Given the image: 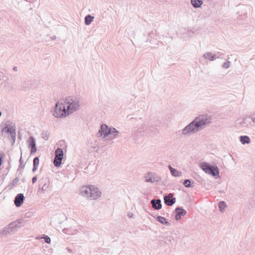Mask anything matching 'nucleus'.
Here are the masks:
<instances>
[{"instance_id":"obj_17","label":"nucleus","mask_w":255,"mask_h":255,"mask_svg":"<svg viewBox=\"0 0 255 255\" xmlns=\"http://www.w3.org/2000/svg\"><path fill=\"white\" fill-rule=\"evenodd\" d=\"M80 194L83 196L89 198V192L91 191V185L85 186L82 187L80 189Z\"/></svg>"},{"instance_id":"obj_5","label":"nucleus","mask_w":255,"mask_h":255,"mask_svg":"<svg viewBox=\"0 0 255 255\" xmlns=\"http://www.w3.org/2000/svg\"><path fill=\"white\" fill-rule=\"evenodd\" d=\"M200 166L205 173L216 178L219 176L220 171L217 165H213L207 162H202L200 163Z\"/></svg>"},{"instance_id":"obj_38","label":"nucleus","mask_w":255,"mask_h":255,"mask_svg":"<svg viewBox=\"0 0 255 255\" xmlns=\"http://www.w3.org/2000/svg\"><path fill=\"white\" fill-rule=\"evenodd\" d=\"M32 213L31 212H27L25 213L24 217L26 218H30L31 217Z\"/></svg>"},{"instance_id":"obj_22","label":"nucleus","mask_w":255,"mask_h":255,"mask_svg":"<svg viewBox=\"0 0 255 255\" xmlns=\"http://www.w3.org/2000/svg\"><path fill=\"white\" fill-rule=\"evenodd\" d=\"M239 139L243 144H250L251 142L250 137L248 135H241L239 137Z\"/></svg>"},{"instance_id":"obj_50","label":"nucleus","mask_w":255,"mask_h":255,"mask_svg":"<svg viewBox=\"0 0 255 255\" xmlns=\"http://www.w3.org/2000/svg\"><path fill=\"white\" fill-rule=\"evenodd\" d=\"M139 129V128H136V127H135V129H134L135 131L136 130H138Z\"/></svg>"},{"instance_id":"obj_51","label":"nucleus","mask_w":255,"mask_h":255,"mask_svg":"<svg viewBox=\"0 0 255 255\" xmlns=\"http://www.w3.org/2000/svg\"><path fill=\"white\" fill-rule=\"evenodd\" d=\"M1 115H2L1 112L0 111V117H1Z\"/></svg>"},{"instance_id":"obj_44","label":"nucleus","mask_w":255,"mask_h":255,"mask_svg":"<svg viewBox=\"0 0 255 255\" xmlns=\"http://www.w3.org/2000/svg\"><path fill=\"white\" fill-rule=\"evenodd\" d=\"M13 70L14 71H17V67H15V66L13 67Z\"/></svg>"},{"instance_id":"obj_42","label":"nucleus","mask_w":255,"mask_h":255,"mask_svg":"<svg viewBox=\"0 0 255 255\" xmlns=\"http://www.w3.org/2000/svg\"><path fill=\"white\" fill-rule=\"evenodd\" d=\"M250 120L252 122V124H253V123H255V117L252 118V119H250Z\"/></svg>"},{"instance_id":"obj_23","label":"nucleus","mask_w":255,"mask_h":255,"mask_svg":"<svg viewBox=\"0 0 255 255\" xmlns=\"http://www.w3.org/2000/svg\"><path fill=\"white\" fill-rule=\"evenodd\" d=\"M15 127H11L7 124H5L4 127L2 128L1 131H5L6 133L11 134L12 132L15 131Z\"/></svg>"},{"instance_id":"obj_30","label":"nucleus","mask_w":255,"mask_h":255,"mask_svg":"<svg viewBox=\"0 0 255 255\" xmlns=\"http://www.w3.org/2000/svg\"><path fill=\"white\" fill-rule=\"evenodd\" d=\"M50 135V133L48 131H43V132L41 133V136L43 139H44L45 140H47L48 139Z\"/></svg>"},{"instance_id":"obj_4","label":"nucleus","mask_w":255,"mask_h":255,"mask_svg":"<svg viewBox=\"0 0 255 255\" xmlns=\"http://www.w3.org/2000/svg\"><path fill=\"white\" fill-rule=\"evenodd\" d=\"M64 102L65 106H66V109L69 115L78 110L79 108V101L76 98L70 97L66 98Z\"/></svg>"},{"instance_id":"obj_14","label":"nucleus","mask_w":255,"mask_h":255,"mask_svg":"<svg viewBox=\"0 0 255 255\" xmlns=\"http://www.w3.org/2000/svg\"><path fill=\"white\" fill-rule=\"evenodd\" d=\"M25 197L23 194L19 193L17 194L14 198V204L17 207H20L23 203Z\"/></svg>"},{"instance_id":"obj_26","label":"nucleus","mask_w":255,"mask_h":255,"mask_svg":"<svg viewBox=\"0 0 255 255\" xmlns=\"http://www.w3.org/2000/svg\"><path fill=\"white\" fill-rule=\"evenodd\" d=\"M194 182L191 179H185L183 182L184 186L187 188H191L194 187Z\"/></svg>"},{"instance_id":"obj_48","label":"nucleus","mask_w":255,"mask_h":255,"mask_svg":"<svg viewBox=\"0 0 255 255\" xmlns=\"http://www.w3.org/2000/svg\"><path fill=\"white\" fill-rule=\"evenodd\" d=\"M24 166V165H22V164H20V165L19 166V168H23Z\"/></svg>"},{"instance_id":"obj_15","label":"nucleus","mask_w":255,"mask_h":255,"mask_svg":"<svg viewBox=\"0 0 255 255\" xmlns=\"http://www.w3.org/2000/svg\"><path fill=\"white\" fill-rule=\"evenodd\" d=\"M150 204L152 208L156 210H159L162 208L161 201L160 199H152L150 201Z\"/></svg>"},{"instance_id":"obj_39","label":"nucleus","mask_w":255,"mask_h":255,"mask_svg":"<svg viewBox=\"0 0 255 255\" xmlns=\"http://www.w3.org/2000/svg\"><path fill=\"white\" fill-rule=\"evenodd\" d=\"M37 180V175L34 176L32 178V184H34L36 181Z\"/></svg>"},{"instance_id":"obj_49","label":"nucleus","mask_w":255,"mask_h":255,"mask_svg":"<svg viewBox=\"0 0 255 255\" xmlns=\"http://www.w3.org/2000/svg\"><path fill=\"white\" fill-rule=\"evenodd\" d=\"M172 240H173V239H172ZM167 241L171 242V239L169 238V239H167Z\"/></svg>"},{"instance_id":"obj_12","label":"nucleus","mask_w":255,"mask_h":255,"mask_svg":"<svg viewBox=\"0 0 255 255\" xmlns=\"http://www.w3.org/2000/svg\"><path fill=\"white\" fill-rule=\"evenodd\" d=\"M164 202L168 206H172L176 202V198L173 197V193H169L164 196Z\"/></svg>"},{"instance_id":"obj_33","label":"nucleus","mask_w":255,"mask_h":255,"mask_svg":"<svg viewBox=\"0 0 255 255\" xmlns=\"http://www.w3.org/2000/svg\"><path fill=\"white\" fill-rule=\"evenodd\" d=\"M39 163V157L36 156L34 158L33 160V165L34 166H38Z\"/></svg>"},{"instance_id":"obj_41","label":"nucleus","mask_w":255,"mask_h":255,"mask_svg":"<svg viewBox=\"0 0 255 255\" xmlns=\"http://www.w3.org/2000/svg\"><path fill=\"white\" fill-rule=\"evenodd\" d=\"M37 167H38L37 166L33 165V168H32V172H34L37 169Z\"/></svg>"},{"instance_id":"obj_7","label":"nucleus","mask_w":255,"mask_h":255,"mask_svg":"<svg viewBox=\"0 0 255 255\" xmlns=\"http://www.w3.org/2000/svg\"><path fill=\"white\" fill-rule=\"evenodd\" d=\"M50 182L47 177H43L39 180L37 193L44 194L45 191L49 189Z\"/></svg>"},{"instance_id":"obj_54","label":"nucleus","mask_w":255,"mask_h":255,"mask_svg":"<svg viewBox=\"0 0 255 255\" xmlns=\"http://www.w3.org/2000/svg\"><path fill=\"white\" fill-rule=\"evenodd\" d=\"M151 35V33H149V34H148L149 37H150Z\"/></svg>"},{"instance_id":"obj_11","label":"nucleus","mask_w":255,"mask_h":255,"mask_svg":"<svg viewBox=\"0 0 255 255\" xmlns=\"http://www.w3.org/2000/svg\"><path fill=\"white\" fill-rule=\"evenodd\" d=\"M175 220L176 221H179L181 219V217L185 216L187 212L182 207H177L175 210Z\"/></svg>"},{"instance_id":"obj_34","label":"nucleus","mask_w":255,"mask_h":255,"mask_svg":"<svg viewBox=\"0 0 255 255\" xmlns=\"http://www.w3.org/2000/svg\"><path fill=\"white\" fill-rule=\"evenodd\" d=\"M230 62L229 61H227L225 62H224L223 64H222V67L224 68H229L230 66Z\"/></svg>"},{"instance_id":"obj_45","label":"nucleus","mask_w":255,"mask_h":255,"mask_svg":"<svg viewBox=\"0 0 255 255\" xmlns=\"http://www.w3.org/2000/svg\"><path fill=\"white\" fill-rule=\"evenodd\" d=\"M56 38V36H55V35H54V36H53L51 37V39H52V40H54V39H55Z\"/></svg>"},{"instance_id":"obj_25","label":"nucleus","mask_w":255,"mask_h":255,"mask_svg":"<svg viewBox=\"0 0 255 255\" xmlns=\"http://www.w3.org/2000/svg\"><path fill=\"white\" fill-rule=\"evenodd\" d=\"M146 130H147L146 132L148 133H151L154 135L157 134L158 129L157 128L153 126H149L146 127Z\"/></svg>"},{"instance_id":"obj_31","label":"nucleus","mask_w":255,"mask_h":255,"mask_svg":"<svg viewBox=\"0 0 255 255\" xmlns=\"http://www.w3.org/2000/svg\"><path fill=\"white\" fill-rule=\"evenodd\" d=\"M19 179V178L18 177H16L12 181L11 183H10V186H15L17 184V183L18 182Z\"/></svg>"},{"instance_id":"obj_29","label":"nucleus","mask_w":255,"mask_h":255,"mask_svg":"<svg viewBox=\"0 0 255 255\" xmlns=\"http://www.w3.org/2000/svg\"><path fill=\"white\" fill-rule=\"evenodd\" d=\"M218 207L221 212L223 213L225 211V208L227 207V205L225 202L220 201L219 202Z\"/></svg>"},{"instance_id":"obj_52","label":"nucleus","mask_w":255,"mask_h":255,"mask_svg":"<svg viewBox=\"0 0 255 255\" xmlns=\"http://www.w3.org/2000/svg\"><path fill=\"white\" fill-rule=\"evenodd\" d=\"M68 251H69V252H71V249H68Z\"/></svg>"},{"instance_id":"obj_46","label":"nucleus","mask_w":255,"mask_h":255,"mask_svg":"<svg viewBox=\"0 0 255 255\" xmlns=\"http://www.w3.org/2000/svg\"><path fill=\"white\" fill-rule=\"evenodd\" d=\"M97 146H92L91 147L93 149H95L97 148Z\"/></svg>"},{"instance_id":"obj_9","label":"nucleus","mask_w":255,"mask_h":255,"mask_svg":"<svg viewBox=\"0 0 255 255\" xmlns=\"http://www.w3.org/2000/svg\"><path fill=\"white\" fill-rule=\"evenodd\" d=\"M64 152L61 148H57L55 150V157L54 158L53 164L56 167H58L62 163V160L63 159Z\"/></svg>"},{"instance_id":"obj_2","label":"nucleus","mask_w":255,"mask_h":255,"mask_svg":"<svg viewBox=\"0 0 255 255\" xmlns=\"http://www.w3.org/2000/svg\"><path fill=\"white\" fill-rule=\"evenodd\" d=\"M119 131L114 127H109L106 124L100 126L98 136H103L104 138L108 140H112L118 136Z\"/></svg>"},{"instance_id":"obj_28","label":"nucleus","mask_w":255,"mask_h":255,"mask_svg":"<svg viewBox=\"0 0 255 255\" xmlns=\"http://www.w3.org/2000/svg\"><path fill=\"white\" fill-rule=\"evenodd\" d=\"M127 119H129V120L130 121L131 123L133 124V125H137V123L139 121H142V118H140L139 119L134 118L132 117H130V115H128L127 116Z\"/></svg>"},{"instance_id":"obj_43","label":"nucleus","mask_w":255,"mask_h":255,"mask_svg":"<svg viewBox=\"0 0 255 255\" xmlns=\"http://www.w3.org/2000/svg\"><path fill=\"white\" fill-rule=\"evenodd\" d=\"M23 162V160H22V157H21L19 159V163L20 164H22Z\"/></svg>"},{"instance_id":"obj_6","label":"nucleus","mask_w":255,"mask_h":255,"mask_svg":"<svg viewBox=\"0 0 255 255\" xmlns=\"http://www.w3.org/2000/svg\"><path fill=\"white\" fill-rule=\"evenodd\" d=\"M53 115L55 118H63L69 115L66 109V106H65L64 103H60L59 102H57L55 105Z\"/></svg>"},{"instance_id":"obj_24","label":"nucleus","mask_w":255,"mask_h":255,"mask_svg":"<svg viewBox=\"0 0 255 255\" xmlns=\"http://www.w3.org/2000/svg\"><path fill=\"white\" fill-rule=\"evenodd\" d=\"M191 3L193 7L199 8L203 3L202 0H191Z\"/></svg>"},{"instance_id":"obj_3","label":"nucleus","mask_w":255,"mask_h":255,"mask_svg":"<svg viewBox=\"0 0 255 255\" xmlns=\"http://www.w3.org/2000/svg\"><path fill=\"white\" fill-rule=\"evenodd\" d=\"M25 223V221L23 219H20L12 222L0 232V237H1L2 235L6 236L8 234L14 233L17 229L23 227Z\"/></svg>"},{"instance_id":"obj_19","label":"nucleus","mask_w":255,"mask_h":255,"mask_svg":"<svg viewBox=\"0 0 255 255\" xmlns=\"http://www.w3.org/2000/svg\"><path fill=\"white\" fill-rule=\"evenodd\" d=\"M203 57L210 61H214L216 58H220L221 56H217V54H213L212 53L207 52L204 54Z\"/></svg>"},{"instance_id":"obj_8","label":"nucleus","mask_w":255,"mask_h":255,"mask_svg":"<svg viewBox=\"0 0 255 255\" xmlns=\"http://www.w3.org/2000/svg\"><path fill=\"white\" fill-rule=\"evenodd\" d=\"M253 126V124H252L249 118L238 119L235 122V127L239 129Z\"/></svg>"},{"instance_id":"obj_27","label":"nucleus","mask_w":255,"mask_h":255,"mask_svg":"<svg viewBox=\"0 0 255 255\" xmlns=\"http://www.w3.org/2000/svg\"><path fill=\"white\" fill-rule=\"evenodd\" d=\"M94 16H92L90 14H88L85 17V24L86 25H90L91 22L93 21Z\"/></svg>"},{"instance_id":"obj_47","label":"nucleus","mask_w":255,"mask_h":255,"mask_svg":"<svg viewBox=\"0 0 255 255\" xmlns=\"http://www.w3.org/2000/svg\"><path fill=\"white\" fill-rule=\"evenodd\" d=\"M132 213H130H130H128V216L129 218L131 217H132Z\"/></svg>"},{"instance_id":"obj_1","label":"nucleus","mask_w":255,"mask_h":255,"mask_svg":"<svg viewBox=\"0 0 255 255\" xmlns=\"http://www.w3.org/2000/svg\"><path fill=\"white\" fill-rule=\"evenodd\" d=\"M212 122L211 117L207 114L201 115L196 117L190 124L182 129V134L189 135L201 131Z\"/></svg>"},{"instance_id":"obj_21","label":"nucleus","mask_w":255,"mask_h":255,"mask_svg":"<svg viewBox=\"0 0 255 255\" xmlns=\"http://www.w3.org/2000/svg\"><path fill=\"white\" fill-rule=\"evenodd\" d=\"M156 220L157 221L163 225H165L167 226H170L171 225L170 223L167 220V219L163 217L158 216L156 218Z\"/></svg>"},{"instance_id":"obj_53","label":"nucleus","mask_w":255,"mask_h":255,"mask_svg":"<svg viewBox=\"0 0 255 255\" xmlns=\"http://www.w3.org/2000/svg\"><path fill=\"white\" fill-rule=\"evenodd\" d=\"M22 181L23 182H24V179H22Z\"/></svg>"},{"instance_id":"obj_20","label":"nucleus","mask_w":255,"mask_h":255,"mask_svg":"<svg viewBox=\"0 0 255 255\" xmlns=\"http://www.w3.org/2000/svg\"><path fill=\"white\" fill-rule=\"evenodd\" d=\"M168 168L170 171L171 175L174 177H179L182 176V172L178 171L175 168L171 167V165H168Z\"/></svg>"},{"instance_id":"obj_36","label":"nucleus","mask_w":255,"mask_h":255,"mask_svg":"<svg viewBox=\"0 0 255 255\" xmlns=\"http://www.w3.org/2000/svg\"><path fill=\"white\" fill-rule=\"evenodd\" d=\"M146 127H148V126L144 124H142L140 128V129L141 130L140 132H146L147 130H146Z\"/></svg>"},{"instance_id":"obj_32","label":"nucleus","mask_w":255,"mask_h":255,"mask_svg":"<svg viewBox=\"0 0 255 255\" xmlns=\"http://www.w3.org/2000/svg\"><path fill=\"white\" fill-rule=\"evenodd\" d=\"M11 138L12 140V144H13L15 142V139H16V130L12 132L11 134H10Z\"/></svg>"},{"instance_id":"obj_35","label":"nucleus","mask_w":255,"mask_h":255,"mask_svg":"<svg viewBox=\"0 0 255 255\" xmlns=\"http://www.w3.org/2000/svg\"><path fill=\"white\" fill-rule=\"evenodd\" d=\"M43 238L44 239V241L45 243H46L47 244L50 243L51 239L49 237H48V236H46V235H44V237H43Z\"/></svg>"},{"instance_id":"obj_13","label":"nucleus","mask_w":255,"mask_h":255,"mask_svg":"<svg viewBox=\"0 0 255 255\" xmlns=\"http://www.w3.org/2000/svg\"><path fill=\"white\" fill-rule=\"evenodd\" d=\"M28 147L30 149V154H32L37 151L36 141L33 136H30L27 140Z\"/></svg>"},{"instance_id":"obj_37","label":"nucleus","mask_w":255,"mask_h":255,"mask_svg":"<svg viewBox=\"0 0 255 255\" xmlns=\"http://www.w3.org/2000/svg\"><path fill=\"white\" fill-rule=\"evenodd\" d=\"M3 156H4V153L0 151V167L1 166V165L2 163V160L3 158Z\"/></svg>"},{"instance_id":"obj_10","label":"nucleus","mask_w":255,"mask_h":255,"mask_svg":"<svg viewBox=\"0 0 255 255\" xmlns=\"http://www.w3.org/2000/svg\"><path fill=\"white\" fill-rule=\"evenodd\" d=\"M101 195V192L98 188L94 185H91V191L89 192V199L95 200L99 198Z\"/></svg>"},{"instance_id":"obj_16","label":"nucleus","mask_w":255,"mask_h":255,"mask_svg":"<svg viewBox=\"0 0 255 255\" xmlns=\"http://www.w3.org/2000/svg\"><path fill=\"white\" fill-rule=\"evenodd\" d=\"M161 180V178L156 175H152L150 173H148V177L146 178L145 181L147 182H157Z\"/></svg>"},{"instance_id":"obj_18","label":"nucleus","mask_w":255,"mask_h":255,"mask_svg":"<svg viewBox=\"0 0 255 255\" xmlns=\"http://www.w3.org/2000/svg\"><path fill=\"white\" fill-rule=\"evenodd\" d=\"M32 85V84L30 80L24 81L21 83L20 90L26 91L31 88Z\"/></svg>"},{"instance_id":"obj_40","label":"nucleus","mask_w":255,"mask_h":255,"mask_svg":"<svg viewBox=\"0 0 255 255\" xmlns=\"http://www.w3.org/2000/svg\"><path fill=\"white\" fill-rule=\"evenodd\" d=\"M224 55V54L223 53H221L220 52H218V53L217 54V56H221V58H223Z\"/></svg>"},{"instance_id":"obj_55","label":"nucleus","mask_w":255,"mask_h":255,"mask_svg":"<svg viewBox=\"0 0 255 255\" xmlns=\"http://www.w3.org/2000/svg\"><path fill=\"white\" fill-rule=\"evenodd\" d=\"M191 31L193 33H194L193 30H191Z\"/></svg>"}]
</instances>
